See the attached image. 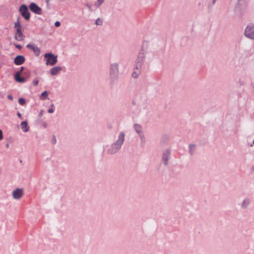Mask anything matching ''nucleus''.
Returning <instances> with one entry per match:
<instances>
[{"label": "nucleus", "mask_w": 254, "mask_h": 254, "mask_svg": "<svg viewBox=\"0 0 254 254\" xmlns=\"http://www.w3.org/2000/svg\"><path fill=\"white\" fill-rule=\"evenodd\" d=\"M46 59V64L54 65L57 63V56H55L51 53H46L44 55Z\"/></svg>", "instance_id": "obj_1"}, {"label": "nucleus", "mask_w": 254, "mask_h": 254, "mask_svg": "<svg viewBox=\"0 0 254 254\" xmlns=\"http://www.w3.org/2000/svg\"><path fill=\"white\" fill-rule=\"evenodd\" d=\"M245 35L251 39H254V25L252 24L247 26L245 29Z\"/></svg>", "instance_id": "obj_2"}, {"label": "nucleus", "mask_w": 254, "mask_h": 254, "mask_svg": "<svg viewBox=\"0 0 254 254\" xmlns=\"http://www.w3.org/2000/svg\"><path fill=\"white\" fill-rule=\"evenodd\" d=\"M19 11L21 14L24 18L28 20L30 18V13L28 11L27 6L25 4H22L19 8Z\"/></svg>", "instance_id": "obj_3"}, {"label": "nucleus", "mask_w": 254, "mask_h": 254, "mask_svg": "<svg viewBox=\"0 0 254 254\" xmlns=\"http://www.w3.org/2000/svg\"><path fill=\"white\" fill-rule=\"evenodd\" d=\"M138 60L137 61V64L136 65V67L134 70V71L132 73V76L134 78H136L138 77V75L140 73L141 71L140 69L142 68V63L140 62V60H139V58L141 59V54H140L138 56Z\"/></svg>", "instance_id": "obj_4"}, {"label": "nucleus", "mask_w": 254, "mask_h": 254, "mask_svg": "<svg viewBox=\"0 0 254 254\" xmlns=\"http://www.w3.org/2000/svg\"><path fill=\"white\" fill-rule=\"evenodd\" d=\"M171 150L169 149H165L162 154V161L165 166H167L168 164V161L170 157Z\"/></svg>", "instance_id": "obj_5"}, {"label": "nucleus", "mask_w": 254, "mask_h": 254, "mask_svg": "<svg viewBox=\"0 0 254 254\" xmlns=\"http://www.w3.org/2000/svg\"><path fill=\"white\" fill-rule=\"evenodd\" d=\"M30 9L33 11V12L38 14H41L42 13V10L40 7H39L37 4L35 3H32L29 5Z\"/></svg>", "instance_id": "obj_6"}, {"label": "nucleus", "mask_w": 254, "mask_h": 254, "mask_svg": "<svg viewBox=\"0 0 254 254\" xmlns=\"http://www.w3.org/2000/svg\"><path fill=\"white\" fill-rule=\"evenodd\" d=\"M24 38L25 36L23 34L21 29H17L14 36L15 39L18 41H22Z\"/></svg>", "instance_id": "obj_7"}, {"label": "nucleus", "mask_w": 254, "mask_h": 254, "mask_svg": "<svg viewBox=\"0 0 254 254\" xmlns=\"http://www.w3.org/2000/svg\"><path fill=\"white\" fill-rule=\"evenodd\" d=\"M23 190L22 189H17L12 192V195L14 198L19 199L23 195Z\"/></svg>", "instance_id": "obj_8"}, {"label": "nucleus", "mask_w": 254, "mask_h": 254, "mask_svg": "<svg viewBox=\"0 0 254 254\" xmlns=\"http://www.w3.org/2000/svg\"><path fill=\"white\" fill-rule=\"evenodd\" d=\"M25 59L23 56L18 55L16 56L14 60V63L16 65H21L25 62Z\"/></svg>", "instance_id": "obj_9"}, {"label": "nucleus", "mask_w": 254, "mask_h": 254, "mask_svg": "<svg viewBox=\"0 0 254 254\" xmlns=\"http://www.w3.org/2000/svg\"><path fill=\"white\" fill-rule=\"evenodd\" d=\"M125 134L122 132L120 134L119 136V139L117 141L116 143L115 144V146L117 149H118L120 147L121 145L123 144L124 141Z\"/></svg>", "instance_id": "obj_10"}, {"label": "nucleus", "mask_w": 254, "mask_h": 254, "mask_svg": "<svg viewBox=\"0 0 254 254\" xmlns=\"http://www.w3.org/2000/svg\"><path fill=\"white\" fill-rule=\"evenodd\" d=\"M27 48L32 50L36 56H38L40 53V50L37 47L34 45L28 44L26 46Z\"/></svg>", "instance_id": "obj_11"}, {"label": "nucleus", "mask_w": 254, "mask_h": 254, "mask_svg": "<svg viewBox=\"0 0 254 254\" xmlns=\"http://www.w3.org/2000/svg\"><path fill=\"white\" fill-rule=\"evenodd\" d=\"M169 139L170 137L168 134H163L160 139V143L162 145L166 144L168 143Z\"/></svg>", "instance_id": "obj_12"}, {"label": "nucleus", "mask_w": 254, "mask_h": 254, "mask_svg": "<svg viewBox=\"0 0 254 254\" xmlns=\"http://www.w3.org/2000/svg\"><path fill=\"white\" fill-rule=\"evenodd\" d=\"M235 13H237L239 16H242L243 11L241 6V4L238 2L236 5L235 8Z\"/></svg>", "instance_id": "obj_13"}, {"label": "nucleus", "mask_w": 254, "mask_h": 254, "mask_svg": "<svg viewBox=\"0 0 254 254\" xmlns=\"http://www.w3.org/2000/svg\"><path fill=\"white\" fill-rule=\"evenodd\" d=\"M62 68L60 66H55L51 69L50 73L52 75H55L58 74L61 70Z\"/></svg>", "instance_id": "obj_14"}, {"label": "nucleus", "mask_w": 254, "mask_h": 254, "mask_svg": "<svg viewBox=\"0 0 254 254\" xmlns=\"http://www.w3.org/2000/svg\"><path fill=\"white\" fill-rule=\"evenodd\" d=\"M19 73H16L14 76L15 80L19 83H23L25 81V78L24 77H21Z\"/></svg>", "instance_id": "obj_15"}, {"label": "nucleus", "mask_w": 254, "mask_h": 254, "mask_svg": "<svg viewBox=\"0 0 254 254\" xmlns=\"http://www.w3.org/2000/svg\"><path fill=\"white\" fill-rule=\"evenodd\" d=\"M250 204V199H249V198H245L242 204H241V207L243 208V209H246L248 206L249 205V204Z\"/></svg>", "instance_id": "obj_16"}, {"label": "nucleus", "mask_w": 254, "mask_h": 254, "mask_svg": "<svg viewBox=\"0 0 254 254\" xmlns=\"http://www.w3.org/2000/svg\"><path fill=\"white\" fill-rule=\"evenodd\" d=\"M21 127L24 132H27L28 131L29 127H28V125L26 121H23L21 122Z\"/></svg>", "instance_id": "obj_17"}, {"label": "nucleus", "mask_w": 254, "mask_h": 254, "mask_svg": "<svg viewBox=\"0 0 254 254\" xmlns=\"http://www.w3.org/2000/svg\"><path fill=\"white\" fill-rule=\"evenodd\" d=\"M14 28L16 29V30H17V29H21L22 28V26L19 21V17H18L17 21L14 23Z\"/></svg>", "instance_id": "obj_18"}, {"label": "nucleus", "mask_w": 254, "mask_h": 254, "mask_svg": "<svg viewBox=\"0 0 254 254\" xmlns=\"http://www.w3.org/2000/svg\"><path fill=\"white\" fill-rule=\"evenodd\" d=\"M195 149V144H192L189 145V152L191 155H192Z\"/></svg>", "instance_id": "obj_19"}, {"label": "nucleus", "mask_w": 254, "mask_h": 254, "mask_svg": "<svg viewBox=\"0 0 254 254\" xmlns=\"http://www.w3.org/2000/svg\"><path fill=\"white\" fill-rule=\"evenodd\" d=\"M112 73L116 74L118 71V65L115 64L112 65Z\"/></svg>", "instance_id": "obj_20"}, {"label": "nucleus", "mask_w": 254, "mask_h": 254, "mask_svg": "<svg viewBox=\"0 0 254 254\" xmlns=\"http://www.w3.org/2000/svg\"><path fill=\"white\" fill-rule=\"evenodd\" d=\"M18 103L21 105H24L26 104V101L24 98H20L18 99Z\"/></svg>", "instance_id": "obj_21"}, {"label": "nucleus", "mask_w": 254, "mask_h": 254, "mask_svg": "<svg viewBox=\"0 0 254 254\" xmlns=\"http://www.w3.org/2000/svg\"><path fill=\"white\" fill-rule=\"evenodd\" d=\"M134 127H135V129H136V131H137L138 133H139V132L141 131V130H140V129H141V126H138V125H134Z\"/></svg>", "instance_id": "obj_22"}, {"label": "nucleus", "mask_w": 254, "mask_h": 254, "mask_svg": "<svg viewBox=\"0 0 254 254\" xmlns=\"http://www.w3.org/2000/svg\"><path fill=\"white\" fill-rule=\"evenodd\" d=\"M104 0H98L97 2L95 4L97 7H99L104 1Z\"/></svg>", "instance_id": "obj_23"}, {"label": "nucleus", "mask_w": 254, "mask_h": 254, "mask_svg": "<svg viewBox=\"0 0 254 254\" xmlns=\"http://www.w3.org/2000/svg\"><path fill=\"white\" fill-rule=\"evenodd\" d=\"M102 23V21L100 19L98 18L96 21V24L97 25H100Z\"/></svg>", "instance_id": "obj_24"}, {"label": "nucleus", "mask_w": 254, "mask_h": 254, "mask_svg": "<svg viewBox=\"0 0 254 254\" xmlns=\"http://www.w3.org/2000/svg\"><path fill=\"white\" fill-rule=\"evenodd\" d=\"M41 96H43V97H45V98H47L48 97V92L46 91H44L42 93Z\"/></svg>", "instance_id": "obj_25"}, {"label": "nucleus", "mask_w": 254, "mask_h": 254, "mask_svg": "<svg viewBox=\"0 0 254 254\" xmlns=\"http://www.w3.org/2000/svg\"><path fill=\"white\" fill-rule=\"evenodd\" d=\"M61 23L59 21H56L55 23V25L56 26V27H59L60 26Z\"/></svg>", "instance_id": "obj_26"}, {"label": "nucleus", "mask_w": 254, "mask_h": 254, "mask_svg": "<svg viewBox=\"0 0 254 254\" xmlns=\"http://www.w3.org/2000/svg\"><path fill=\"white\" fill-rule=\"evenodd\" d=\"M23 69H24V67L22 66V67H21V68H20V71H19L17 72L16 73H19V75H20V74H21V72L23 71Z\"/></svg>", "instance_id": "obj_27"}, {"label": "nucleus", "mask_w": 254, "mask_h": 254, "mask_svg": "<svg viewBox=\"0 0 254 254\" xmlns=\"http://www.w3.org/2000/svg\"><path fill=\"white\" fill-rule=\"evenodd\" d=\"M3 138L2 132V130L0 129V140L2 139Z\"/></svg>", "instance_id": "obj_28"}, {"label": "nucleus", "mask_w": 254, "mask_h": 254, "mask_svg": "<svg viewBox=\"0 0 254 254\" xmlns=\"http://www.w3.org/2000/svg\"><path fill=\"white\" fill-rule=\"evenodd\" d=\"M15 46L19 50L21 49V46L20 45L15 44Z\"/></svg>", "instance_id": "obj_29"}, {"label": "nucleus", "mask_w": 254, "mask_h": 254, "mask_svg": "<svg viewBox=\"0 0 254 254\" xmlns=\"http://www.w3.org/2000/svg\"><path fill=\"white\" fill-rule=\"evenodd\" d=\"M33 84L34 85H37L38 84V80H34V81H33Z\"/></svg>", "instance_id": "obj_30"}, {"label": "nucleus", "mask_w": 254, "mask_h": 254, "mask_svg": "<svg viewBox=\"0 0 254 254\" xmlns=\"http://www.w3.org/2000/svg\"><path fill=\"white\" fill-rule=\"evenodd\" d=\"M54 112V110L53 109H50L48 110V112L49 113H52Z\"/></svg>", "instance_id": "obj_31"}, {"label": "nucleus", "mask_w": 254, "mask_h": 254, "mask_svg": "<svg viewBox=\"0 0 254 254\" xmlns=\"http://www.w3.org/2000/svg\"><path fill=\"white\" fill-rule=\"evenodd\" d=\"M8 98L10 100H12L13 99V98L10 95H8V96H7Z\"/></svg>", "instance_id": "obj_32"}, {"label": "nucleus", "mask_w": 254, "mask_h": 254, "mask_svg": "<svg viewBox=\"0 0 254 254\" xmlns=\"http://www.w3.org/2000/svg\"><path fill=\"white\" fill-rule=\"evenodd\" d=\"M43 116V111H41V112L39 113V116L42 117Z\"/></svg>", "instance_id": "obj_33"}, {"label": "nucleus", "mask_w": 254, "mask_h": 254, "mask_svg": "<svg viewBox=\"0 0 254 254\" xmlns=\"http://www.w3.org/2000/svg\"><path fill=\"white\" fill-rule=\"evenodd\" d=\"M17 115L19 118L21 117V114L20 113H17Z\"/></svg>", "instance_id": "obj_34"}, {"label": "nucleus", "mask_w": 254, "mask_h": 254, "mask_svg": "<svg viewBox=\"0 0 254 254\" xmlns=\"http://www.w3.org/2000/svg\"><path fill=\"white\" fill-rule=\"evenodd\" d=\"M216 1V0H213V1H212L213 4H214L215 3Z\"/></svg>", "instance_id": "obj_35"}, {"label": "nucleus", "mask_w": 254, "mask_h": 254, "mask_svg": "<svg viewBox=\"0 0 254 254\" xmlns=\"http://www.w3.org/2000/svg\"><path fill=\"white\" fill-rule=\"evenodd\" d=\"M241 85H243V84H244V83H243V82L242 83V82H241Z\"/></svg>", "instance_id": "obj_36"}, {"label": "nucleus", "mask_w": 254, "mask_h": 254, "mask_svg": "<svg viewBox=\"0 0 254 254\" xmlns=\"http://www.w3.org/2000/svg\"><path fill=\"white\" fill-rule=\"evenodd\" d=\"M241 85H243V84H244V83H243V82L242 83V82H241Z\"/></svg>", "instance_id": "obj_37"}, {"label": "nucleus", "mask_w": 254, "mask_h": 254, "mask_svg": "<svg viewBox=\"0 0 254 254\" xmlns=\"http://www.w3.org/2000/svg\"><path fill=\"white\" fill-rule=\"evenodd\" d=\"M46 1H47V3H48L49 1V0H46Z\"/></svg>", "instance_id": "obj_38"}, {"label": "nucleus", "mask_w": 254, "mask_h": 254, "mask_svg": "<svg viewBox=\"0 0 254 254\" xmlns=\"http://www.w3.org/2000/svg\"><path fill=\"white\" fill-rule=\"evenodd\" d=\"M6 146H7V147H8V144L6 145Z\"/></svg>", "instance_id": "obj_39"}, {"label": "nucleus", "mask_w": 254, "mask_h": 254, "mask_svg": "<svg viewBox=\"0 0 254 254\" xmlns=\"http://www.w3.org/2000/svg\"><path fill=\"white\" fill-rule=\"evenodd\" d=\"M253 143H254V141H253Z\"/></svg>", "instance_id": "obj_40"}]
</instances>
